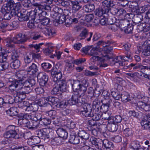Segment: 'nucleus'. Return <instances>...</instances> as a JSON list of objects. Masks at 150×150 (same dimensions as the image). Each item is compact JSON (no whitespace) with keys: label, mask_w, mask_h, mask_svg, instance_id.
Listing matches in <instances>:
<instances>
[{"label":"nucleus","mask_w":150,"mask_h":150,"mask_svg":"<svg viewBox=\"0 0 150 150\" xmlns=\"http://www.w3.org/2000/svg\"><path fill=\"white\" fill-rule=\"evenodd\" d=\"M32 5L35 8L34 11H31L30 20H33L36 23H40L42 18L45 16L47 12L51 11V7L49 5L35 3L32 4Z\"/></svg>","instance_id":"nucleus-1"},{"label":"nucleus","mask_w":150,"mask_h":150,"mask_svg":"<svg viewBox=\"0 0 150 150\" xmlns=\"http://www.w3.org/2000/svg\"><path fill=\"white\" fill-rule=\"evenodd\" d=\"M83 101L76 94L72 95L71 98L68 100H64L59 102L56 105L57 108L63 109L66 108L69 105H76L78 106H81Z\"/></svg>","instance_id":"nucleus-2"},{"label":"nucleus","mask_w":150,"mask_h":150,"mask_svg":"<svg viewBox=\"0 0 150 150\" xmlns=\"http://www.w3.org/2000/svg\"><path fill=\"white\" fill-rule=\"evenodd\" d=\"M123 69H129L130 70V71L139 69H140L142 71L148 72L150 73V67L145 66L139 64H136L132 63L128 66H124Z\"/></svg>","instance_id":"nucleus-3"},{"label":"nucleus","mask_w":150,"mask_h":150,"mask_svg":"<svg viewBox=\"0 0 150 150\" xmlns=\"http://www.w3.org/2000/svg\"><path fill=\"white\" fill-rule=\"evenodd\" d=\"M53 134V132H50L49 129L46 128L39 129L36 131V134L40 139L46 141L50 139L51 136Z\"/></svg>","instance_id":"nucleus-4"},{"label":"nucleus","mask_w":150,"mask_h":150,"mask_svg":"<svg viewBox=\"0 0 150 150\" xmlns=\"http://www.w3.org/2000/svg\"><path fill=\"white\" fill-rule=\"evenodd\" d=\"M144 102H139L137 103H135V105L137 106L140 110L146 112L150 111V98L147 97L144 98Z\"/></svg>","instance_id":"nucleus-5"},{"label":"nucleus","mask_w":150,"mask_h":150,"mask_svg":"<svg viewBox=\"0 0 150 150\" xmlns=\"http://www.w3.org/2000/svg\"><path fill=\"white\" fill-rule=\"evenodd\" d=\"M82 97H78V98H80L81 100L83 101V103L81 105H83L82 108L83 110L81 111V114H82L83 116L89 117V115L93 112V107L90 104L85 103L84 101L82 100Z\"/></svg>","instance_id":"nucleus-6"},{"label":"nucleus","mask_w":150,"mask_h":150,"mask_svg":"<svg viewBox=\"0 0 150 150\" xmlns=\"http://www.w3.org/2000/svg\"><path fill=\"white\" fill-rule=\"evenodd\" d=\"M8 128L9 130L4 133V137L6 138H14L16 134L19 131L18 127L12 125L8 126Z\"/></svg>","instance_id":"nucleus-7"},{"label":"nucleus","mask_w":150,"mask_h":150,"mask_svg":"<svg viewBox=\"0 0 150 150\" xmlns=\"http://www.w3.org/2000/svg\"><path fill=\"white\" fill-rule=\"evenodd\" d=\"M51 74L52 77V81L54 83H58V81L62 80V73L59 70H58L56 67H53L52 69Z\"/></svg>","instance_id":"nucleus-8"},{"label":"nucleus","mask_w":150,"mask_h":150,"mask_svg":"<svg viewBox=\"0 0 150 150\" xmlns=\"http://www.w3.org/2000/svg\"><path fill=\"white\" fill-rule=\"evenodd\" d=\"M38 82L40 86H44L46 85L48 81V76L44 72L38 73L37 75Z\"/></svg>","instance_id":"nucleus-9"},{"label":"nucleus","mask_w":150,"mask_h":150,"mask_svg":"<svg viewBox=\"0 0 150 150\" xmlns=\"http://www.w3.org/2000/svg\"><path fill=\"white\" fill-rule=\"evenodd\" d=\"M69 82L74 92H77V95L78 97H79V92H81V87L80 86V81L78 80L71 79L69 80Z\"/></svg>","instance_id":"nucleus-10"},{"label":"nucleus","mask_w":150,"mask_h":150,"mask_svg":"<svg viewBox=\"0 0 150 150\" xmlns=\"http://www.w3.org/2000/svg\"><path fill=\"white\" fill-rule=\"evenodd\" d=\"M150 44V40H147L144 42L142 46L139 47V51L142 52L143 54L146 56H150V46H149Z\"/></svg>","instance_id":"nucleus-11"},{"label":"nucleus","mask_w":150,"mask_h":150,"mask_svg":"<svg viewBox=\"0 0 150 150\" xmlns=\"http://www.w3.org/2000/svg\"><path fill=\"white\" fill-rule=\"evenodd\" d=\"M11 79H9V81L11 82L10 84H9V88L10 90L17 91L21 90L20 81H17L14 79L11 80Z\"/></svg>","instance_id":"nucleus-12"},{"label":"nucleus","mask_w":150,"mask_h":150,"mask_svg":"<svg viewBox=\"0 0 150 150\" xmlns=\"http://www.w3.org/2000/svg\"><path fill=\"white\" fill-rule=\"evenodd\" d=\"M27 40L25 35L20 33L12 39L13 42L15 44H23Z\"/></svg>","instance_id":"nucleus-13"},{"label":"nucleus","mask_w":150,"mask_h":150,"mask_svg":"<svg viewBox=\"0 0 150 150\" xmlns=\"http://www.w3.org/2000/svg\"><path fill=\"white\" fill-rule=\"evenodd\" d=\"M24 68L28 74L33 75L38 71V68L36 64L32 63L24 67Z\"/></svg>","instance_id":"nucleus-14"},{"label":"nucleus","mask_w":150,"mask_h":150,"mask_svg":"<svg viewBox=\"0 0 150 150\" xmlns=\"http://www.w3.org/2000/svg\"><path fill=\"white\" fill-rule=\"evenodd\" d=\"M36 83L35 80L33 79H28L23 82H20L21 90L26 88L30 89V87L35 85Z\"/></svg>","instance_id":"nucleus-15"},{"label":"nucleus","mask_w":150,"mask_h":150,"mask_svg":"<svg viewBox=\"0 0 150 150\" xmlns=\"http://www.w3.org/2000/svg\"><path fill=\"white\" fill-rule=\"evenodd\" d=\"M80 83L81 92L79 91V97H83L84 96L86 91L87 87L88 86V82L86 80L83 79L80 81Z\"/></svg>","instance_id":"nucleus-16"},{"label":"nucleus","mask_w":150,"mask_h":150,"mask_svg":"<svg viewBox=\"0 0 150 150\" xmlns=\"http://www.w3.org/2000/svg\"><path fill=\"white\" fill-rule=\"evenodd\" d=\"M143 129H147L150 127V120L146 114L144 115L142 118L140 122Z\"/></svg>","instance_id":"nucleus-17"},{"label":"nucleus","mask_w":150,"mask_h":150,"mask_svg":"<svg viewBox=\"0 0 150 150\" xmlns=\"http://www.w3.org/2000/svg\"><path fill=\"white\" fill-rule=\"evenodd\" d=\"M132 21L135 25L140 23V25H143L144 23V18H143V16L140 13L134 14L133 18Z\"/></svg>","instance_id":"nucleus-18"},{"label":"nucleus","mask_w":150,"mask_h":150,"mask_svg":"<svg viewBox=\"0 0 150 150\" xmlns=\"http://www.w3.org/2000/svg\"><path fill=\"white\" fill-rule=\"evenodd\" d=\"M101 6L104 8L105 11L108 13L109 11V9L111 6H114L113 1L112 0H105L102 3Z\"/></svg>","instance_id":"nucleus-19"},{"label":"nucleus","mask_w":150,"mask_h":150,"mask_svg":"<svg viewBox=\"0 0 150 150\" xmlns=\"http://www.w3.org/2000/svg\"><path fill=\"white\" fill-rule=\"evenodd\" d=\"M31 15V11L29 12H27L26 13V12L23 13L21 12H20L18 14V20L21 21H28L30 19Z\"/></svg>","instance_id":"nucleus-20"},{"label":"nucleus","mask_w":150,"mask_h":150,"mask_svg":"<svg viewBox=\"0 0 150 150\" xmlns=\"http://www.w3.org/2000/svg\"><path fill=\"white\" fill-rule=\"evenodd\" d=\"M42 32L47 36H52L55 34L54 30L48 27H44L42 28Z\"/></svg>","instance_id":"nucleus-21"},{"label":"nucleus","mask_w":150,"mask_h":150,"mask_svg":"<svg viewBox=\"0 0 150 150\" xmlns=\"http://www.w3.org/2000/svg\"><path fill=\"white\" fill-rule=\"evenodd\" d=\"M5 1L7 2L6 6L4 7L6 8H9L10 10L11 8H14L18 7H20L21 6V4L19 3H15L14 1L13 0H4Z\"/></svg>","instance_id":"nucleus-22"},{"label":"nucleus","mask_w":150,"mask_h":150,"mask_svg":"<svg viewBox=\"0 0 150 150\" xmlns=\"http://www.w3.org/2000/svg\"><path fill=\"white\" fill-rule=\"evenodd\" d=\"M56 132L59 137L60 138L66 139L68 137V133L66 129L62 128H58Z\"/></svg>","instance_id":"nucleus-23"},{"label":"nucleus","mask_w":150,"mask_h":150,"mask_svg":"<svg viewBox=\"0 0 150 150\" xmlns=\"http://www.w3.org/2000/svg\"><path fill=\"white\" fill-rule=\"evenodd\" d=\"M57 83L61 91L64 92L67 91L68 86L65 80L62 79V81H58Z\"/></svg>","instance_id":"nucleus-24"},{"label":"nucleus","mask_w":150,"mask_h":150,"mask_svg":"<svg viewBox=\"0 0 150 150\" xmlns=\"http://www.w3.org/2000/svg\"><path fill=\"white\" fill-rule=\"evenodd\" d=\"M71 3L72 10L74 13L78 11L82 7V5L81 4L76 1L72 0L71 1Z\"/></svg>","instance_id":"nucleus-25"},{"label":"nucleus","mask_w":150,"mask_h":150,"mask_svg":"<svg viewBox=\"0 0 150 150\" xmlns=\"http://www.w3.org/2000/svg\"><path fill=\"white\" fill-rule=\"evenodd\" d=\"M69 142L71 144H77L80 142V138L79 136L76 135L71 134L70 136L69 140Z\"/></svg>","instance_id":"nucleus-26"},{"label":"nucleus","mask_w":150,"mask_h":150,"mask_svg":"<svg viewBox=\"0 0 150 150\" xmlns=\"http://www.w3.org/2000/svg\"><path fill=\"white\" fill-rule=\"evenodd\" d=\"M103 101L102 100H100L98 98H96L93 101L92 105L93 108V110L98 111L99 110L101 103H103Z\"/></svg>","instance_id":"nucleus-27"},{"label":"nucleus","mask_w":150,"mask_h":150,"mask_svg":"<svg viewBox=\"0 0 150 150\" xmlns=\"http://www.w3.org/2000/svg\"><path fill=\"white\" fill-rule=\"evenodd\" d=\"M94 12L95 15L98 17H100L103 15L107 14L108 13V12L105 11L101 6L96 9Z\"/></svg>","instance_id":"nucleus-28"},{"label":"nucleus","mask_w":150,"mask_h":150,"mask_svg":"<svg viewBox=\"0 0 150 150\" xmlns=\"http://www.w3.org/2000/svg\"><path fill=\"white\" fill-rule=\"evenodd\" d=\"M9 8L3 7L2 8V11L4 14V18L5 20H9L12 18L11 14L10 13Z\"/></svg>","instance_id":"nucleus-29"},{"label":"nucleus","mask_w":150,"mask_h":150,"mask_svg":"<svg viewBox=\"0 0 150 150\" xmlns=\"http://www.w3.org/2000/svg\"><path fill=\"white\" fill-rule=\"evenodd\" d=\"M142 146L140 142L137 141H134L131 142L129 147L134 150H140Z\"/></svg>","instance_id":"nucleus-30"},{"label":"nucleus","mask_w":150,"mask_h":150,"mask_svg":"<svg viewBox=\"0 0 150 150\" xmlns=\"http://www.w3.org/2000/svg\"><path fill=\"white\" fill-rule=\"evenodd\" d=\"M8 115L10 116H13L18 115L17 108L16 107H12L6 111Z\"/></svg>","instance_id":"nucleus-31"},{"label":"nucleus","mask_w":150,"mask_h":150,"mask_svg":"<svg viewBox=\"0 0 150 150\" xmlns=\"http://www.w3.org/2000/svg\"><path fill=\"white\" fill-rule=\"evenodd\" d=\"M38 105L33 103L29 104V106L25 108V110L28 111L34 112L38 111Z\"/></svg>","instance_id":"nucleus-32"},{"label":"nucleus","mask_w":150,"mask_h":150,"mask_svg":"<svg viewBox=\"0 0 150 150\" xmlns=\"http://www.w3.org/2000/svg\"><path fill=\"white\" fill-rule=\"evenodd\" d=\"M118 23L119 27L122 30H124L125 26L127 25L129 23V22L128 20L125 19H122L119 21Z\"/></svg>","instance_id":"nucleus-33"},{"label":"nucleus","mask_w":150,"mask_h":150,"mask_svg":"<svg viewBox=\"0 0 150 150\" xmlns=\"http://www.w3.org/2000/svg\"><path fill=\"white\" fill-rule=\"evenodd\" d=\"M129 7L131 8L132 12H137L138 10H140V7H139L135 2H130Z\"/></svg>","instance_id":"nucleus-34"},{"label":"nucleus","mask_w":150,"mask_h":150,"mask_svg":"<svg viewBox=\"0 0 150 150\" xmlns=\"http://www.w3.org/2000/svg\"><path fill=\"white\" fill-rule=\"evenodd\" d=\"M99 139L94 137H92L90 139V141L92 145H94L96 148H100L101 144L99 142Z\"/></svg>","instance_id":"nucleus-35"},{"label":"nucleus","mask_w":150,"mask_h":150,"mask_svg":"<svg viewBox=\"0 0 150 150\" xmlns=\"http://www.w3.org/2000/svg\"><path fill=\"white\" fill-rule=\"evenodd\" d=\"M33 58L30 53L28 55H26L24 57L25 64L24 65V68L28 66L29 65L31 64Z\"/></svg>","instance_id":"nucleus-36"},{"label":"nucleus","mask_w":150,"mask_h":150,"mask_svg":"<svg viewBox=\"0 0 150 150\" xmlns=\"http://www.w3.org/2000/svg\"><path fill=\"white\" fill-rule=\"evenodd\" d=\"M103 144L106 149H110V150H111V148L112 149L114 147L113 143L107 139H105L103 140Z\"/></svg>","instance_id":"nucleus-37"},{"label":"nucleus","mask_w":150,"mask_h":150,"mask_svg":"<svg viewBox=\"0 0 150 150\" xmlns=\"http://www.w3.org/2000/svg\"><path fill=\"white\" fill-rule=\"evenodd\" d=\"M78 134L79 137L85 140L88 139L90 136L89 134L84 130L79 131Z\"/></svg>","instance_id":"nucleus-38"},{"label":"nucleus","mask_w":150,"mask_h":150,"mask_svg":"<svg viewBox=\"0 0 150 150\" xmlns=\"http://www.w3.org/2000/svg\"><path fill=\"white\" fill-rule=\"evenodd\" d=\"M130 95L128 93L125 92L121 94L120 98L122 101L124 103H126L130 100Z\"/></svg>","instance_id":"nucleus-39"},{"label":"nucleus","mask_w":150,"mask_h":150,"mask_svg":"<svg viewBox=\"0 0 150 150\" xmlns=\"http://www.w3.org/2000/svg\"><path fill=\"white\" fill-rule=\"evenodd\" d=\"M52 122H53V124L55 125L58 126L56 121H52L50 118L48 117H43L41 120V122L43 123V124L46 125H50Z\"/></svg>","instance_id":"nucleus-40"},{"label":"nucleus","mask_w":150,"mask_h":150,"mask_svg":"<svg viewBox=\"0 0 150 150\" xmlns=\"http://www.w3.org/2000/svg\"><path fill=\"white\" fill-rule=\"evenodd\" d=\"M107 127L108 130L111 132H116L118 129V125L115 123H108L107 125Z\"/></svg>","instance_id":"nucleus-41"},{"label":"nucleus","mask_w":150,"mask_h":150,"mask_svg":"<svg viewBox=\"0 0 150 150\" xmlns=\"http://www.w3.org/2000/svg\"><path fill=\"white\" fill-rule=\"evenodd\" d=\"M13 61L10 64V67L14 69H16L20 66L21 62L18 59L13 60Z\"/></svg>","instance_id":"nucleus-42"},{"label":"nucleus","mask_w":150,"mask_h":150,"mask_svg":"<svg viewBox=\"0 0 150 150\" xmlns=\"http://www.w3.org/2000/svg\"><path fill=\"white\" fill-rule=\"evenodd\" d=\"M50 139H51V144L52 145H59L62 144L61 140L59 137L52 138L51 136Z\"/></svg>","instance_id":"nucleus-43"},{"label":"nucleus","mask_w":150,"mask_h":150,"mask_svg":"<svg viewBox=\"0 0 150 150\" xmlns=\"http://www.w3.org/2000/svg\"><path fill=\"white\" fill-rule=\"evenodd\" d=\"M46 100L49 102L48 104L54 105L57 103L59 99L57 98L54 97L49 96L46 98Z\"/></svg>","instance_id":"nucleus-44"},{"label":"nucleus","mask_w":150,"mask_h":150,"mask_svg":"<svg viewBox=\"0 0 150 150\" xmlns=\"http://www.w3.org/2000/svg\"><path fill=\"white\" fill-rule=\"evenodd\" d=\"M111 94L115 100H118L120 98L121 94L117 90H114L112 89L111 90Z\"/></svg>","instance_id":"nucleus-45"},{"label":"nucleus","mask_w":150,"mask_h":150,"mask_svg":"<svg viewBox=\"0 0 150 150\" xmlns=\"http://www.w3.org/2000/svg\"><path fill=\"white\" fill-rule=\"evenodd\" d=\"M41 67L43 69L47 72H50L49 69H50L52 67V65L48 62H44L41 65Z\"/></svg>","instance_id":"nucleus-46"},{"label":"nucleus","mask_w":150,"mask_h":150,"mask_svg":"<svg viewBox=\"0 0 150 150\" xmlns=\"http://www.w3.org/2000/svg\"><path fill=\"white\" fill-rule=\"evenodd\" d=\"M73 60L69 61L66 64V69L67 70L70 72L74 69V67Z\"/></svg>","instance_id":"nucleus-47"},{"label":"nucleus","mask_w":150,"mask_h":150,"mask_svg":"<svg viewBox=\"0 0 150 150\" xmlns=\"http://www.w3.org/2000/svg\"><path fill=\"white\" fill-rule=\"evenodd\" d=\"M19 7L11 8L10 10L9 11L10 13L11 14V16L12 17H16L18 18V14L19 13L18 10Z\"/></svg>","instance_id":"nucleus-48"},{"label":"nucleus","mask_w":150,"mask_h":150,"mask_svg":"<svg viewBox=\"0 0 150 150\" xmlns=\"http://www.w3.org/2000/svg\"><path fill=\"white\" fill-rule=\"evenodd\" d=\"M46 99L45 98H42L38 100L36 103L38 105V106L39 105L40 106L46 107L48 105V103L45 101Z\"/></svg>","instance_id":"nucleus-49"},{"label":"nucleus","mask_w":150,"mask_h":150,"mask_svg":"<svg viewBox=\"0 0 150 150\" xmlns=\"http://www.w3.org/2000/svg\"><path fill=\"white\" fill-rule=\"evenodd\" d=\"M125 55L120 56H119L121 60H124L125 62L128 61V59L132 58V56L130 52L127 51L125 52Z\"/></svg>","instance_id":"nucleus-50"},{"label":"nucleus","mask_w":150,"mask_h":150,"mask_svg":"<svg viewBox=\"0 0 150 150\" xmlns=\"http://www.w3.org/2000/svg\"><path fill=\"white\" fill-rule=\"evenodd\" d=\"M94 110H93L92 113L89 115V117H91L92 118L96 121L98 122L100 120L101 115L98 113H94Z\"/></svg>","instance_id":"nucleus-51"},{"label":"nucleus","mask_w":150,"mask_h":150,"mask_svg":"<svg viewBox=\"0 0 150 150\" xmlns=\"http://www.w3.org/2000/svg\"><path fill=\"white\" fill-rule=\"evenodd\" d=\"M134 25L132 24L128 23L127 26L124 29V31L127 33H132V30L133 29Z\"/></svg>","instance_id":"nucleus-52"},{"label":"nucleus","mask_w":150,"mask_h":150,"mask_svg":"<svg viewBox=\"0 0 150 150\" xmlns=\"http://www.w3.org/2000/svg\"><path fill=\"white\" fill-rule=\"evenodd\" d=\"M66 17V16L65 15H61L56 18V22L59 24H62L64 22H65Z\"/></svg>","instance_id":"nucleus-53"},{"label":"nucleus","mask_w":150,"mask_h":150,"mask_svg":"<svg viewBox=\"0 0 150 150\" xmlns=\"http://www.w3.org/2000/svg\"><path fill=\"white\" fill-rule=\"evenodd\" d=\"M108 19L106 18L105 17H104L100 19L97 18V19H95L94 20V23H96V24L99 23L102 25H105L107 23Z\"/></svg>","instance_id":"nucleus-54"},{"label":"nucleus","mask_w":150,"mask_h":150,"mask_svg":"<svg viewBox=\"0 0 150 150\" xmlns=\"http://www.w3.org/2000/svg\"><path fill=\"white\" fill-rule=\"evenodd\" d=\"M5 104H13L14 103L13 98L9 95H6L4 97Z\"/></svg>","instance_id":"nucleus-55"},{"label":"nucleus","mask_w":150,"mask_h":150,"mask_svg":"<svg viewBox=\"0 0 150 150\" xmlns=\"http://www.w3.org/2000/svg\"><path fill=\"white\" fill-rule=\"evenodd\" d=\"M54 88L51 91V93L52 94L55 95L58 93L60 89L57 83H54Z\"/></svg>","instance_id":"nucleus-56"},{"label":"nucleus","mask_w":150,"mask_h":150,"mask_svg":"<svg viewBox=\"0 0 150 150\" xmlns=\"http://www.w3.org/2000/svg\"><path fill=\"white\" fill-rule=\"evenodd\" d=\"M88 33L86 29L82 31L78 37V40H81L82 39H84L87 37V35Z\"/></svg>","instance_id":"nucleus-57"},{"label":"nucleus","mask_w":150,"mask_h":150,"mask_svg":"<svg viewBox=\"0 0 150 150\" xmlns=\"http://www.w3.org/2000/svg\"><path fill=\"white\" fill-rule=\"evenodd\" d=\"M129 115L130 116H133L137 118L139 117L142 113L140 112H138L135 111L134 110L129 111L128 113Z\"/></svg>","instance_id":"nucleus-58"},{"label":"nucleus","mask_w":150,"mask_h":150,"mask_svg":"<svg viewBox=\"0 0 150 150\" xmlns=\"http://www.w3.org/2000/svg\"><path fill=\"white\" fill-rule=\"evenodd\" d=\"M24 76L21 72H18L15 75L14 80L17 81L22 82L23 80Z\"/></svg>","instance_id":"nucleus-59"},{"label":"nucleus","mask_w":150,"mask_h":150,"mask_svg":"<svg viewBox=\"0 0 150 150\" xmlns=\"http://www.w3.org/2000/svg\"><path fill=\"white\" fill-rule=\"evenodd\" d=\"M109 107L105 103H102V104L100 107V110L101 112L105 113L108 111Z\"/></svg>","instance_id":"nucleus-60"},{"label":"nucleus","mask_w":150,"mask_h":150,"mask_svg":"<svg viewBox=\"0 0 150 150\" xmlns=\"http://www.w3.org/2000/svg\"><path fill=\"white\" fill-rule=\"evenodd\" d=\"M40 138L39 137V136H33L30 138V140L34 144H37L40 143Z\"/></svg>","instance_id":"nucleus-61"},{"label":"nucleus","mask_w":150,"mask_h":150,"mask_svg":"<svg viewBox=\"0 0 150 150\" xmlns=\"http://www.w3.org/2000/svg\"><path fill=\"white\" fill-rule=\"evenodd\" d=\"M9 67V63L8 62L1 63L0 64V71L6 70Z\"/></svg>","instance_id":"nucleus-62"},{"label":"nucleus","mask_w":150,"mask_h":150,"mask_svg":"<svg viewBox=\"0 0 150 150\" xmlns=\"http://www.w3.org/2000/svg\"><path fill=\"white\" fill-rule=\"evenodd\" d=\"M88 124L91 126H99L101 125L98 122L96 121L93 120L92 118L88 121Z\"/></svg>","instance_id":"nucleus-63"},{"label":"nucleus","mask_w":150,"mask_h":150,"mask_svg":"<svg viewBox=\"0 0 150 150\" xmlns=\"http://www.w3.org/2000/svg\"><path fill=\"white\" fill-rule=\"evenodd\" d=\"M46 113L50 117V118L52 120H54L56 118L55 115L56 114V112L55 110H51L47 112Z\"/></svg>","instance_id":"nucleus-64"}]
</instances>
